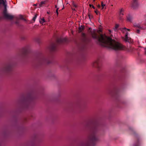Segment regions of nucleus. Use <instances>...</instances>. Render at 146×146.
<instances>
[{
  "mask_svg": "<svg viewBox=\"0 0 146 146\" xmlns=\"http://www.w3.org/2000/svg\"><path fill=\"white\" fill-rule=\"evenodd\" d=\"M82 36H84V37H86V35L85 33H83L82 34Z\"/></svg>",
  "mask_w": 146,
  "mask_h": 146,
  "instance_id": "5701e85b",
  "label": "nucleus"
},
{
  "mask_svg": "<svg viewBox=\"0 0 146 146\" xmlns=\"http://www.w3.org/2000/svg\"><path fill=\"white\" fill-rule=\"evenodd\" d=\"M73 9L74 10H75V9Z\"/></svg>",
  "mask_w": 146,
  "mask_h": 146,
  "instance_id": "c756f323",
  "label": "nucleus"
},
{
  "mask_svg": "<svg viewBox=\"0 0 146 146\" xmlns=\"http://www.w3.org/2000/svg\"><path fill=\"white\" fill-rule=\"evenodd\" d=\"M3 5L5 9H6L7 4L5 0H0V5Z\"/></svg>",
  "mask_w": 146,
  "mask_h": 146,
  "instance_id": "20e7f679",
  "label": "nucleus"
},
{
  "mask_svg": "<svg viewBox=\"0 0 146 146\" xmlns=\"http://www.w3.org/2000/svg\"><path fill=\"white\" fill-rule=\"evenodd\" d=\"M40 23H43L45 22V20L44 18L42 19L40 21Z\"/></svg>",
  "mask_w": 146,
  "mask_h": 146,
  "instance_id": "4468645a",
  "label": "nucleus"
},
{
  "mask_svg": "<svg viewBox=\"0 0 146 146\" xmlns=\"http://www.w3.org/2000/svg\"><path fill=\"white\" fill-rule=\"evenodd\" d=\"M101 6L102 7V9L104 8V7L105 6V5L102 2Z\"/></svg>",
  "mask_w": 146,
  "mask_h": 146,
  "instance_id": "f3484780",
  "label": "nucleus"
},
{
  "mask_svg": "<svg viewBox=\"0 0 146 146\" xmlns=\"http://www.w3.org/2000/svg\"><path fill=\"white\" fill-rule=\"evenodd\" d=\"M95 12L97 15H98L99 13V12L98 11L96 10L95 11Z\"/></svg>",
  "mask_w": 146,
  "mask_h": 146,
  "instance_id": "aec40b11",
  "label": "nucleus"
},
{
  "mask_svg": "<svg viewBox=\"0 0 146 146\" xmlns=\"http://www.w3.org/2000/svg\"><path fill=\"white\" fill-rule=\"evenodd\" d=\"M4 15L5 17L8 19H13V16L7 14L6 12V9H5L3 12Z\"/></svg>",
  "mask_w": 146,
  "mask_h": 146,
  "instance_id": "f03ea898",
  "label": "nucleus"
},
{
  "mask_svg": "<svg viewBox=\"0 0 146 146\" xmlns=\"http://www.w3.org/2000/svg\"><path fill=\"white\" fill-rule=\"evenodd\" d=\"M121 31H122L123 33H124L125 32L127 31H130V29H127L126 28L124 27V28L121 29Z\"/></svg>",
  "mask_w": 146,
  "mask_h": 146,
  "instance_id": "6e6552de",
  "label": "nucleus"
},
{
  "mask_svg": "<svg viewBox=\"0 0 146 146\" xmlns=\"http://www.w3.org/2000/svg\"><path fill=\"white\" fill-rule=\"evenodd\" d=\"M55 7L57 8V6L55 5Z\"/></svg>",
  "mask_w": 146,
  "mask_h": 146,
  "instance_id": "c85d7f7f",
  "label": "nucleus"
},
{
  "mask_svg": "<svg viewBox=\"0 0 146 146\" xmlns=\"http://www.w3.org/2000/svg\"><path fill=\"white\" fill-rule=\"evenodd\" d=\"M127 19L128 21L131 22L132 19V17L131 15H127Z\"/></svg>",
  "mask_w": 146,
  "mask_h": 146,
  "instance_id": "0eeeda50",
  "label": "nucleus"
},
{
  "mask_svg": "<svg viewBox=\"0 0 146 146\" xmlns=\"http://www.w3.org/2000/svg\"><path fill=\"white\" fill-rule=\"evenodd\" d=\"M125 9L122 8L119 9V14L120 16L123 15H124Z\"/></svg>",
  "mask_w": 146,
  "mask_h": 146,
  "instance_id": "39448f33",
  "label": "nucleus"
},
{
  "mask_svg": "<svg viewBox=\"0 0 146 146\" xmlns=\"http://www.w3.org/2000/svg\"><path fill=\"white\" fill-rule=\"evenodd\" d=\"M119 27V25L118 24H116L114 27L113 28V29L115 31H116L118 30V28Z\"/></svg>",
  "mask_w": 146,
  "mask_h": 146,
  "instance_id": "1a4fd4ad",
  "label": "nucleus"
},
{
  "mask_svg": "<svg viewBox=\"0 0 146 146\" xmlns=\"http://www.w3.org/2000/svg\"><path fill=\"white\" fill-rule=\"evenodd\" d=\"M145 53H146V48H145Z\"/></svg>",
  "mask_w": 146,
  "mask_h": 146,
  "instance_id": "cd10ccee",
  "label": "nucleus"
},
{
  "mask_svg": "<svg viewBox=\"0 0 146 146\" xmlns=\"http://www.w3.org/2000/svg\"><path fill=\"white\" fill-rule=\"evenodd\" d=\"M46 1H42L40 2V3L39 4V6L40 7H42L43 6V5H44L46 3Z\"/></svg>",
  "mask_w": 146,
  "mask_h": 146,
  "instance_id": "9b49d317",
  "label": "nucleus"
},
{
  "mask_svg": "<svg viewBox=\"0 0 146 146\" xmlns=\"http://www.w3.org/2000/svg\"><path fill=\"white\" fill-rule=\"evenodd\" d=\"M128 33L127 32L126 33L124 40L126 42H131V38L130 37H128Z\"/></svg>",
  "mask_w": 146,
  "mask_h": 146,
  "instance_id": "7ed1b4c3",
  "label": "nucleus"
},
{
  "mask_svg": "<svg viewBox=\"0 0 146 146\" xmlns=\"http://www.w3.org/2000/svg\"><path fill=\"white\" fill-rule=\"evenodd\" d=\"M98 7H100V5H98Z\"/></svg>",
  "mask_w": 146,
  "mask_h": 146,
  "instance_id": "a878e982",
  "label": "nucleus"
},
{
  "mask_svg": "<svg viewBox=\"0 0 146 146\" xmlns=\"http://www.w3.org/2000/svg\"><path fill=\"white\" fill-rule=\"evenodd\" d=\"M64 41H65V39L61 38L58 39L57 40V42L58 43H62Z\"/></svg>",
  "mask_w": 146,
  "mask_h": 146,
  "instance_id": "423d86ee",
  "label": "nucleus"
},
{
  "mask_svg": "<svg viewBox=\"0 0 146 146\" xmlns=\"http://www.w3.org/2000/svg\"><path fill=\"white\" fill-rule=\"evenodd\" d=\"M109 32H110V33H111V30H109Z\"/></svg>",
  "mask_w": 146,
  "mask_h": 146,
  "instance_id": "bb28decb",
  "label": "nucleus"
},
{
  "mask_svg": "<svg viewBox=\"0 0 146 146\" xmlns=\"http://www.w3.org/2000/svg\"><path fill=\"white\" fill-rule=\"evenodd\" d=\"M98 65V61H96L94 62L93 64L94 66L95 67H97Z\"/></svg>",
  "mask_w": 146,
  "mask_h": 146,
  "instance_id": "f8f14e48",
  "label": "nucleus"
},
{
  "mask_svg": "<svg viewBox=\"0 0 146 146\" xmlns=\"http://www.w3.org/2000/svg\"><path fill=\"white\" fill-rule=\"evenodd\" d=\"M58 8H57V9L56 11V13L57 15H58Z\"/></svg>",
  "mask_w": 146,
  "mask_h": 146,
  "instance_id": "412c9836",
  "label": "nucleus"
},
{
  "mask_svg": "<svg viewBox=\"0 0 146 146\" xmlns=\"http://www.w3.org/2000/svg\"><path fill=\"white\" fill-rule=\"evenodd\" d=\"M134 26L135 27H137L138 28H140V25H134Z\"/></svg>",
  "mask_w": 146,
  "mask_h": 146,
  "instance_id": "4be33fe9",
  "label": "nucleus"
},
{
  "mask_svg": "<svg viewBox=\"0 0 146 146\" xmlns=\"http://www.w3.org/2000/svg\"><path fill=\"white\" fill-rule=\"evenodd\" d=\"M84 29V27L82 25L79 28V32H81Z\"/></svg>",
  "mask_w": 146,
  "mask_h": 146,
  "instance_id": "9d476101",
  "label": "nucleus"
},
{
  "mask_svg": "<svg viewBox=\"0 0 146 146\" xmlns=\"http://www.w3.org/2000/svg\"><path fill=\"white\" fill-rule=\"evenodd\" d=\"M89 5L90 7H92L94 9H95V7L92 5L90 4Z\"/></svg>",
  "mask_w": 146,
  "mask_h": 146,
  "instance_id": "6ab92c4d",
  "label": "nucleus"
},
{
  "mask_svg": "<svg viewBox=\"0 0 146 146\" xmlns=\"http://www.w3.org/2000/svg\"><path fill=\"white\" fill-rule=\"evenodd\" d=\"M18 18L19 19H22L25 20V19L23 18V16L22 15H19V16Z\"/></svg>",
  "mask_w": 146,
  "mask_h": 146,
  "instance_id": "2eb2a0df",
  "label": "nucleus"
},
{
  "mask_svg": "<svg viewBox=\"0 0 146 146\" xmlns=\"http://www.w3.org/2000/svg\"><path fill=\"white\" fill-rule=\"evenodd\" d=\"M36 17H37L36 15H35V16H34V17L33 18L32 20L33 21H35L36 19Z\"/></svg>",
  "mask_w": 146,
  "mask_h": 146,
  "instance_id": "a211bd4d",
  "label": "nucleus"
},
{
  "mask_svg": "<svg viewBox=\"0 0 146 146\" xmlns=\"http://www.w3.org/2000/svg\"><path fill=\"white\" fill-rule=\"evenodd\" d=\"M137 0H133V5H132V7H134V5H135V4H136Z\"/></svg>",
  "mask_w": 146,
  "mask_h": 146,
  "instance_id": "ddd939ff",
  "label": "nucleus"
},
{
  "mask_svg": "<svg viewBox=\"0 0 146 146\" xmlns=\"http://www.w3.org/2000/svg\"><path fill=\"white\" fill-rule=\"evenodd\" d=\"M95 0H94L93 1H95Z\"/></svg>",
  "mask_w": 146,
  "mask_h": 146,
  "instance_id": "7c9ffc66",
  "label": "nucleus"
},
{
  "mask_svg": "<svg viewBox=\"0 0 146 146\" xmlns=\"http://www.w3.org/2000/svg\"><path fill=\"white\" fill-rule=\"evenodd\" d=\"M73 5L75 7H77V5L75 4H74Z\"/></svg>",
  "mask_w": 146,
  "mask_h": 146,
  "instance_id": "b1692460",
  "label": "nucleus"
},
{
  "mask_svg": "<svg viewBox=\"0 0 146 146\" xmlns=\"http://www.w3.org/2000/svg\"><path fill=\"white\" fill-rule=\"evenodd\" d=\"M55 45L54 44L52 46V48H51V49L52 50H54L55 48Z\"/></svg>",
  "mask_w": 146,
  "mask_h": 146,
  "instance_id": "dca6fc26",
  "label": "nucleus"
},
{
  "mask_svg": "<svg viewBox=\"0 0 146 146\" xmlns=\"http://www.w3.org/2000/svg\"><path fill=\"white\" fill-rule=\"evenodd\" d=\"M140 32V31L139 30H137V33H139V32Z\"/></svg>",
  "mask_w": 146,
  "mask_h": 146,
  "instance_id": "393cba45",
  "label": "nucleus"
},
{
  "mask_svg": "<svg viewBox=\"0 0 146 146\" xmlns=\"http://www.w3.org/2000/svg\"><path fill=\"white\" fill-rule=\"evenodd\" d=\"M90 33L92 37L95 39L97 40L99 44L102 46L108 47L115 50H124L126 47L121 43L108 37L104 35H101L98 36L95 30L90 31Z\"/></svg>",
  "mask_w": 146,
  "mask_h": 146,
  "instance_id": "f257e3e1",
  "label": "nucleus"
}]
</instances>
